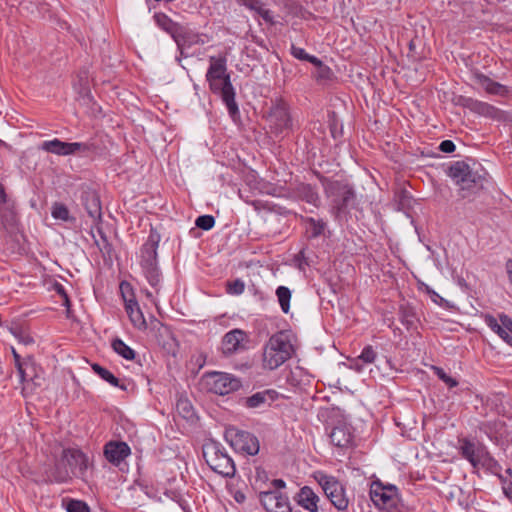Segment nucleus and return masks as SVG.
<instances>
[{"instance_id": "1", "label": "nucleus", "mask_w": 512, "mask_h": 512, "mask_svg": "<svg viewBox=\"0 0 512 512\" xmlns=\"http://www.w3.org/2000/svg\"><path fill=\"white\" fill-rule=\"evenodd\" d=\"M206 80L210 90L220 95L225 103L229 115L235 119L239 116L238 104L235 100V89L232 85L230 74L227 72V59L225 56H210Z\"/></svg>"}, {"instance_id": "2", "label": "nucleus", "mask_w": 512, "mask_h": 512, "mask_svg": "<svg viewBox=\"0 0 512 512\" xmlns=\"http://www.w3.org/2000/svg\"><path fill=\"white\" fill-rule=\"evenodd\" d=\"M453 182L459 186V196L468 198L484 188L485 174L473 170L466 161H454L446 170Z\"/></svg>"}, {"instance_id": "3", "label": "nucleus", "mask_w": 512, "mask_h": 512, "mask_svg": "<svg viewBox=\"0 0 512 512\" xmlns=\"http://www.w3.org/2000/svg\"><path fill=\"white\" fill-rule=\"evenodd\" d=\"M320 183L323 186L324 193L328 198H332L333 211L336 217L348 213V208L356 200L354 187L347 181L333 180L321 174H317Z\"/></svg>"}, {"instance_id": "4", "label": "nucleus", "mask_w": 512, "mask_h": 512, "mask_svg": "<svg viewBox=\"0 0 512 512\" xmlns=\"http://www.w3.org/2000/svg\"><path fill=\"white\" fill-rule=\"evenodd\" d=\"M160 235L151 229L147 241L141 248L140 265L149 284L157 288L161 282V273L157 264V248Z\"/></svg>"}, {"instance_id": "5", "label": "nucleus", "mask_w": 512, "mask_h": 512, "mask_svg": "<svg viewBox=\"0 0 512 512\" xmlns=\"http://www.w3.org/2000/svg\"><path fill=\"white\" fill-rule=\"evenodd\" d=\"M202 452L205 462L214 472L224 477H233L235 475L236 467L234 461L219 442L213 440L205 442Z\"/></svg>"}, {"instance_id": "6", "label": "nucleus", "mask_w": 512, "mask_h": 512, "mask_svg": "<svg viewBox=\"0 0 512 512\" xmlns=\"http://www.w3.org/2000/svg\"><path fill=\"white\" fill-rule=\"evenodd\" d=\"M81 201L88 217L91 220L92 226L97 228L101 238V241L95 240V244L101 252L109 254L112 246L100 227V224L102 223V206L99 195L94 190H86L81 195Z\"/></svg>"}, {"instance_id": "7", "label": "nucleus", "mask_w": 512, "mask_h": 512, "mask_svg": "<svg viewBox=\"0 0 512 512\" xmlns=\"http://www.w3.org/2000/svg\"><path fill=\"white\" fill-rule=\"evenodd\" d=\"M288 359V332L281 330L273 334L264 347L263 364L274 370Z\"/></svg>"}, {"instance_id": "8", "label": "nucleus", "mask_w": 512, "mask_h": 512, "mask_svg": "<svg viewBox=\"0 0 512 512\" xmlns=\"http://www.w3.org/2000/svg\"><path fill=\"white\" fill-rule=\"evenodd\" d=\"M282 479L271 482L267 491L260 493V501L267 512H288V494Z\"/></svg>"}, {"instance_id": "9", "label": "nucleus", "mask_w": 512, "mask_h": 512, "mask_svg": "<svg viewBox=\"0 0 512 512\" xmlns=\"http://www.w3.org/2000/svg\"><path fill=\"white\" fill-rule=\"evenodd\" d=\"M453 103L457 106L468 109L470 112L494 121H504L505 113L501 109L487 102L474 99L472 97L458 95L453 98Z\"/></svg>"}, {"instance_id": "10", "label": "nucleus", "mask_w": 512, "mask_h": 512, "mask_svg": "<svg viewBox=\"0 0 512 512\" xmlns=\"http://www.w3.org/2000/svg\"><path fill=\"white\" fill-rule=\"evenodd\" d=\"M205 387L212 393L226 395L237 391L241 387L238 378L224 372H210L203 376Z\"/></svg>"}, {"instance_id": "11", "label": "nucleus", "mask_w": 512, "mask_h": 512, "mask_svg": "<svg viewBox=\"0 0 512 512\" xmlns=\"http://www.w3.org/2000/svg\"><path fill=\"white\" fill-rule=\"evenodd\" d=\"M225 439L237 451L248 455H256L259 452V441L257 437L250 432L234 427L228 428L225 431Z\"/></svg>"}, {"instance_id": "12", "label": "nucleus", "mask_w": 512, "mask_h": 512, "mask_svg": "<svg viewBox=\"0 0 512 512\" xmlns=\"http://www.w3.org/2000/svg\"><path fill=\"white\" fill-rule=\"evenodd\" d=\"M321 485L326 497L338 511H346L349 506V499L343 484L333 476H322Z\"/></svg>"}, {"instance_id": "13", "label": "nucleus", "mask_w": 512, "mask_h": 512, "mask_svg": "<svg viewBox=\"0 0 512 512\" xmlns=\"http://www.w3.org/2000/svg\"><path fill=\"white\" fill-rule=\"evenodd\" d=\"M370 498L380 509H393L398 502L397 488L394 485H383L380 481H375L371 485Z\"/></svg>"}, {"instance_id": "14", "label": "nucleus", "mask_w": 512, "mask_h": 512, "mask_svg": "<svg viewBox=\"0 0 512 512\" xmlns=\"http://www.w3.org/2000/svg\"><path fill=\"white\" fill-rule=\"evenodd\" d=\"M39 149L58 156H69L75 154L85 155L90 151V145L81 142H63L55 138L53 140L43 141L40 144Z\"/></svg>"}, {"instance_id": "15", "label": "nucleus", "mask_w": 512, "mask_h": 512, "mask_svg": "<svg viewBox=\"0 0 512 512\" xmlns=\"http://www.w3.org/2000/svg\"><path fill=\"white\" fill-rule=\"evenodd\" d=\"M20 379L24 384L23 390L42 387L45 383L44 370L31 356L25 358L24 366L18 371Z\"/></svg>"}, {"instance_id": "16", "label": "nucleus", "mask_w": 512, "mask_h": 512, "mask_svg": "<svg viewBox=\"0 0 512 512\" xmlns=\"http://www.w3.org/2000/svg\"><path fill=\"white\" fill-rule=\"evenodd\" d=\"M120 289L125 303L126 312L133 326L140 330L146 329V320L143 316L141 309L139 308V305L134 297L133 292L131 291L130 284L122 282L120 285Z\"/></svg>"}, {"instance_id": "17", "label": "nucleus", "mask_w": 512, "mask_h": 512, "mask_svg": "<svg viewBox=\"0 0 512 512\" xmlns=\"http://www.w3.org/2000/svg\"><path fill=\"white\" fill-rule=\"evenodd\" d=\"M18 222L14 201L8 198L5 188L0 183V226L6 231L16 228Z\"/></svg>"}, {"instance_id": "18", "label": "nucleus", "mask_w": 512, "mask_h": 512, "mask_svg": "<svg viewBox=\"0 0 512 512\" xmlns=\"http://www.w3.org/2000/svg\"><path fill=\"white\" fill-rule=\"evenodd\" d=\"M267 121L271 131L275 134L283 132L288 126L287 103L280 99L270 109Z\"/></svg>"}, {"instance_id": "19", "label": "nucleus", "mask_w": 512, "mask_h": 512, "mask_svg": "<svg viewBox=\"0 0 512 512\" xmlns=\"http://www.w3.org/2000/svg\"><path fill=\"white\" fill-rule=\"evenodd\" d=\"M104 456L109 463L120 466L131 454L129 445L123 441H109L104 446Z\"/></svg>"}, {"instance_id": "20", "label": "nucleus", "mask_w": 512, "mask_h": 512, "mask_svg": "<svg viewBox=\"0 0 512 512\" xmlns=\"http://www.w3.org/2000/svg\"><path fill=\"white\" fill-rule=\"evenodd\" d=\"M61 459L62 462L70 468L73 474H75L76 470H78L80 473H83L88 467L87 456L78 449H64Z\"/></svg>"}, {"instance_id": "21", "label": "nucleus", "mask_w": 512, "mask_h": 512, "mask_svg": "<svg viewBox=\"0 0 512 512\" xmlns=\"http://www.w3.org/2000/svg\"><path fill=\"white\" fill-rule=\"evenodd\" d=\"M290 198L305 201L315 207H318L320 201L316 189L312 185L302 182L290 186Z\"/></svg>"}, {"instance_id": "22", "label": "nucleus", "mask_w": 512, "mask_h": 512, "mask_svg": "<svg viewBox=\"0 0 512 512\" xmlns=\"http://www.w3.org/2000/svg\"><path fill=\"white\" fill-rule=\"evenodd\" d=\"M472 79L481 85L488 94L498 96H507L509 94V88L507 86L492 80L479 71L473 72Z\"/></svg>"}, {"instance_id": "23", "label": "nucleus", "mask_w": 512, "mask_h": 512, "mask_svg": "<svg viewBox=\"0 0 512 512\" xmlns=\"http://www.w3.org/2000/svg\"><path fill=\"white\" fill-rule=\"evenodd\" d=\"M246 334L240 329H234L226 333L222 339V352L231 355L244 348L243 341Z\"/></svg>"}, {"instance_id": "24", "label": "nucleus", "mask_w": 512, "mask_h": 512, "mask_svg": "<svg viewBox=\"0 0 512 512\" xmlns=\"http://www.w3.org/2000/svg\"><path fill=\"white\" fill-rule=\"evenodd\" d=\"M294 500L300 507L309 512L318 511L319 497L309 486L302 487L300 491L294 496Z\"/></svg>"}, {"instance_id": "25", "label": "nucleus", "mask_w": 512, "mask_h": 512, "mask_svg": "<svg viewBox=\"0 0 512 512\" xmlns=\"http://www.w3.org/2000/svg\"><path fill=\"white\" fill-rule=\"evenodd\" d=\"M473 467H482L487 471L498 476L500 475L499 473L502 469L499 462L491 455V453L484 444H480L479 457L476 459L475 466Z\"/></svg>"}, {"instance_id": "26", "label": "nucleus", "mask_w": 512, "mask_h": 512, "mask_svg": "<svg viewBox=\"0 0 512 512\" xmlns=\"http://www.w3.org/2000/svg\"><path fill=\"white\" fill-rule=\"evenodd\" d=\"M205 35H200L190 30L187 27L181 25L178 35L175 36L174 41L176 42L179 49H183L185 47H191L196 44H204L206 40L204 39Z\"/></svg>"}, {"instance_id": "27", "label": "nucleus", "mask_w": 512, "mask_h": 512, "mask_svg": "<svg viewBox=\"0 0 512 512\" xmlns=\"http://www.w3.org/2000/svg\"><path fill=\"white\" fill-rule=\"evenodd\" d=\"M331 443L338 448H348L353 443V434L346 425L335 426L330 434Z\"/></svg>"}, {"instance_id": "28", "label": "nucleus", "mask_w": 512, "mask_h": 512, "mask_svg": "<svg viewBox=\"0 0 512 512\" xmlns=\"http://www.w3.org/2000/svg\"><path fill=\"white\" fill-rule=\"evenodd\" d=\"M398 316L400 322L405 326L408 331L417 330V324L419 318L416 313V309L409 303L401 304L398 310Z\"/></svg>"}, {"instance_id": "29", "label": "nucleus", "mask_w": 512, "mask_h": 512, "mask_svg": "<svg viewBox=\"0 0 512 512\" xmlns=\"http://www.w3.org/2000/svg\"><path fill=\"white\" fill-rule=\"evenodd\" d=\"M300 218L305 226L306 234L309 239L324 235L327 228V223L324 220L304 216H300Z\"/></svg>"}, {"instance_id": "30", "label": "nucleus", "mask_w": 512, "mask_h": 512, "mask_svg": "<svg viewBox=\"0 0 512 512\" xmlns=\"http://www.w3.org/2000/svg\"><path fill=\"white\" fill-rule=\"evenodd\" d=\"M459 452L461 456L466 459L472 466H475V461L479 457L480 444H475L468 438L459 439Z\"/></svg>"}, {"instance_id": "31", "label": "nucleus", "mask_w": 512, "mask_h": 512, "mask_svg": "<svg viewBox=\"0 0 512 512\" xmlns=\"http://www.w3.org/2000/svg\"><path fill=\"white\" fill-rule=\"evenodd\" d=\"M394 200L398 211H402L406 214L413 208V197L410 192L402 187L395 192Z\"/></svg>"}, {"instance_id": "32", "label": "nucleus", "mask_w": 512, "mask_h": 512, "mask_svg": "<svg viewBox=\"0 0 512 512\" xmlns=\"http://www.w3.org/2000/svg\"><path fill=\"white\" fill-rule=\"evenodd\" d=\"M154 20L156 24L165 32L171 35L174 39L176 35H178V31L181 27L180 24L174 22L171 18H169L164 13H156L154 15Z\"/></svg>"}, {"instance_id": "33", "label": "nucleus", "mask_w": 512, "mask_h": 512, "mask_svg": "<svg viewBox=\"0 0 512 512\" xmlns=\"http://www.w3.org/2000/svg\"><path fill=\"white\" fill-rule=\"evenodd\" d=\"M505 426V423L500 420L481 422L478 426L479 431L484 433L491 441L497 443V434Z\"/></svg>"}, {"instance_id": "34", "label": "nucleus", "mask_w": 512, "mask_h": 512, "mask_svg": "<svg viewBox=\"0 0 512 512\" xmlns=\"http://www.w3.org/2000/svg\"><path fill=\"white\" fill-rule=\"evenodd\" d=\"M92 370L104 381L108 382L110 385L114 387H118L122 390H126V386L121 384L119 379L108 369L102 367L101 365L94 363L92 364Z\"/></svg>"}, {"instance_id": "35", "label": "nucleus", "mask_w": 512, "mask_h": 512, "mask_svg": "<svg viewBox=\"0 0 512 512\" xmlns=\"http://www.w3.org/2000/svg\"><path fill=\"white\" fill-rule=\"evenodd\" d=\"M67 465L62 462V460L55 464L54 468L48 474L49 480L57 483L67 482L70 478V471L66 467Z\"/></svg>"}, {"instance_id": "36", "label": "nucleus", "mask_w": 512, "mask_h": 512, "mask_svg": "<svg viewBox=\"0 0 512 512\" xmlns=\"http://www.w3.org/2000/svg\"><path fill=\"white\" fill-rule=\"evenodd\" d=\"M485 323L501 339H503L507 344L512 346V336L508 333V331L501 324L498 323L497 319L494 316L486 315Z\"/></svg>"}, {"instance_id": "37", "label": "nucleus", "mask_w": 512, "mask_h": 512, "mask_svg": "<svg viewBox=\"0 0 512 512\" xmlns=\"http://www.w3.org/2000/svg\"><path fill=\"white\" fill-rule=\"evenodd\" d=\"M312 65L315 66L313 76L318 83H325L333 78L334 73L331 68L324 64L319 58L318 62L312 63Z\"/></svg>"}, {"instance_id": "38", "label": "nucleus", "mask_w": 512, "mask_h": 512, "mask_svg": "<svg viewBox=\"0 0 512 512\" xmlns=\"http://www.w3.org/2000/svg\"><path fill=\"white\" fill-rule=\"evenodd\" d=\"M273 393L274 392L270 391V390H266L263 392H257L255 394H253L252 396L247 397L245 399V405L248 408L260 407L267 401V398H269L270 400H273V396H272Z\"/></svg>"}, {"instance_id": "39", "label": "nucleus", "mask_w": 512, "mask_h": 512, "mask_svg": "<svg viewBox=\"0 0 512 512\" xmlns=\"http://www.w3.org/2000/svg\"><path fill=\"white\" fill-rule=\"evenodd\" d=\"M377 356V353L373 349L371 345L365 346L359 355V357L355 360L353 365L351 366L356 371L360 372L362 370V366L358 363L359 361H362L363 363L369 364L373 363L375 358Z\"/></svg>"}, {"instance_id": "40", "label": "nucleus", "mask_w": 512, "mask_h": 512, "mask_svg": "<svg viewBox=\"0 0 512 512\" xmlns=\"http://www.w3.org/2000/svg\"><path fill=\"white\" fill-rule=\"evenodd\" d=\"M112 348L118 355L126 360H132L135 358V351L119 338L112 341Z\"/></svg>"}, {"instance_id": "41", "label": "nucleus", "mask_w": 512, "mask_h": 512, "mask_svg": "<svg viewBox=\"0 0 512 512\" xmlns=\"http://www.w3.org/2000/svg\"><path fill=\"white\" fill-rule=\"evenodd\" d=\"M244 4L258 12V14L267 22H272L271 12L265 9L260 0H243Z\"/></svg>"}, {"instance_id": "42", "label": "nucleus", "mask_w": 512, "mask_h": 512, "mask_svg": "<svg viewBox=\"0 0 512 512\" xmlns=\"http://www.w3.org/2000/svg\"><path fill=\"white\" fill-rule=\"evenodd\" d=\"M290 54L300 61H306L309 63H317L318 58L308 54L303 48L296 47L294 44L290 45Z\"/></svg>"}, {"instance_id": "43", "label": "nucleus", "mask_w": 512, "mask_h": 512, "mask_svg": "<svg viewBox=\"0 0 512 512\" xmlns=\"http://www.w3.org/2000/svg\"><path fill=\"white\" fill-rule=\"evenodd\" d=\"M433 369V372L434 374L441 380L443 381L449 388H454L456 386H458V381L451 377L450 375H448L443 368L441 367H437V366H433L432 367Z\"/></svg>"}, {"instance_id": "44", "label": "nucleus", "mask_w": 512, "mask_h": 512, "mask_svg": "<svg viewBox=\"0 0 512 512\" xmlns=\"http://www.w3.org/2000/svg\"><path fill=\"white\" fill-rule=\"evenodd\" d=\"M67 512H90L88 505L81 500L69 499L66 501Z\"/></svg>"}, {"instance_id": "45", "label": "nucleus", "mask_w": 512, "mask_h": 512, "mask_svg": "<svg viewBox=\"0 0 512 512\" xmlns=\"http://www.w3.org/2000/svg\"><path fill=\"white\" fill-rule=\"evenodd\" d=\"M10 331L20 343L24 345H30L34 343V339L19 326L10 328Z\"/></svg>"}, {"instance_id": "46", "label": "nucleus", "mask_w": 512, "mask_h": 512, "mask_svg": "<svg viewBox=\"0 0 512 512\" xmlns=\"http://www.w3.org/2000/svg\"><path fill=\"white\" fill-rule=\"evenodd\" d=\"M244 290L245 283L241 279H235L226 283V292L230 295H240Z\"/></svg>"}, {"instance_id": "47", "label": "nucleus", "mask_w": 512, "mask_h": 512, "mask_svg": "<svg viewBox=\"0 0 512 512\" xmlns=\"http://www.w3.org/2000/svg\"><path fill=\"white\" fill-rule=\"evenodd\" d=\"M51 214H52L53 218L63 220V221H67L69 218L68 208L64 204H61V203H55L53 205Z\"/></svg>"}, {"instance_id": "48", "label": "nucleus", "mask_w": 512, "mask_h": 512, "mask_svg": "<svg viewBox=\"0 0 512 512\" xmlns=\"http://www.w3.org/2000/svg\"><path fill=\"white\" fill-rule=\"evenodd\" d=\"M196 226L202 230L208 231L215 225V219L211 215H201L196 219Z\"/></svg>"}, {"instance_id": "49", "label": "nucleus", "mask_w": 512, "mask_h": 512, "mask_svg": "<svg viewBox=\"0 0 512 512\" xmlns=\"http://www.w3.org/2000/svg\"><path fill=\"white\" fill-rule=\"evenodd\" d=\"M279 304L284 313H288V287L279 286L276 290Z\"/></svg>"}, {"instance_id": "50", "label": "nucleus", "mask_w": 512, "mask_h": 512, "mask_svg": "<svg viewBox=\"0 0 512 512\" xmlns=\"http://www.w3.org/2000/svg\"><path fill=\"white\" fill-rule=\"evenodd\" d=\"M293 264L300 271L305 272V268L310 266V262L308 258L305 256L304 249H302L298 254H296L293 258Z\"/></svg>"}, {"instance_id": "51", "label": "nucleus", "mask_w": 512, "mask_h": 512, "mask_svg": "<svg viewBox=\"0 0 512 512\" xmlns=\"http://www.w3.org/2000/svg\"><path fill=\"white\" fill-rule=\"evenodd\" d=\"M177 410L182 413L184 418H190L193 415L192 407L186 400H180L177 403Z\"/></svg>"}, {"instance_id": "52", "label": "nucleus", "mask_w": 512, "mask_h": 512, "mask_svg": "<svg viewBox=\"0 0 512 512\" xmlns=\"http://www.w3.org/2000/svg\"><path fill=\"white\" fill-rule=\"evenodd\" d=\"M308 11L300 4L290 2V16L306 18Z\"/></svg>"}, {"instance_id": "53", "label": "nucleus", "mask_w": 512, "mask_h": 512, "mask_svg": "<svg viewBox=\"0 0 512 512\" xmlns=\"http://www.w3.org/2000/svg\"><path fill=\"white\" fill-rule=\"evenodd\" d=\"M289 347H290V361H291L293 358L298 357L297 352L300 350V347H301V344L295 335L290 334Z\"/></svg>"}, {"instance_id": "54", "label": "nucleus", "mask_w": 512, "mask_h": 512, "mask_svg": "<svg viewBox=\"0 0 512 512\" xmlns=\"http://www.w3.org/2000/svg\"><path fill=\"white\" fill-rule=\"evenodd\" d=\"M499 479L502 482V488L505 496L512 500V482L505 479L503 476L499 475Z\"/></svg>"}, {"instance_id": "55", "label": "nucleus", "mask_w": 512, "mask_h": 512, "mask_svg": "<svg viewBox=\"0 0 512 512\" xmlns=\"http://www.w3.org/2000/svg\"><path fill=\"white\" fill-rule=\"evenodd\" d=\"M456 149V146L451 140H444L439 145V150L443 153H453Z\"/></svg>"}, {"instance_id": "56", "label": "nucleus", "mask_w": 512, "mask_h": 512, "mask_svg": "<svg viewBox=\"0 0 512 512\" xmlns=\"http://www.w3.org/2000/svg\"><path fill=\"white\" fill-rule=\"evenodd\" d=\"M426 291L427 293L429 294L431 300L436 303V304H439V305H443L444 303H446L447 301L441 297L437 292H435L433 289H431L430 287H426Z\"/></svg>"}, {"instance_id": "57", "label": "nucleus", "mask_w": 512, "mask_h": 512, "mask_svg": "<svg viewBox=\"0 0 512 512\" xmlns=\"http://www.w3.org/2000/svg\"><path fill=\"white\" fill-rule=\"evenodd\" d=\"M500 324L509 332L512 333V318L508 315L501 313L499 315Z\"/></svg>"}, {"instance_id": "58", "label": "nucleus", "mask_w": 512, "mask_h": 512, "mask_svg": "<svg viewBox=\"0 0 512 512\" xmlns=\"http://www.w3.org/2000/svg\"><path fill=\"white\" fill-rule=\"evenodd\" d=\"M230 493H231L233 499L237 503L242 504V503L245 502L246 495H245V493L242 490H240V489H230Z\"/></svg>"}, {"instance_id": "59", "label": "nucleus", "mask_w": 512, "mask_h": 512, "mask_svg": "<svg viewBox=\"0 0 512 512\" xmlns=\"http://www.w3.org/2000/svg\"><path fill=\"white\" fill-rule=\"evenodd\" d=\"M11 351L13 354L15 366H16L17 370L19 371L24 366L25 358L22 360L21 356L18 354V352L15 350V348L12 347Z\"/></svg>"}, {"instance_id": "60", "label": "nucleus", "mask_w": 512, "mask_h": 512, "mask_svg": "<svg viewBox=\"0 0 512 512\" xmlns=\"http://www.w3.org/2000/svg\"><path fill=\"white\" fill-rule=\"evenodd\" d=\"M56 291L62 296V298L64 299V304L69 307L70 305V301H69V297H68V294L66 293L64 287L61 285V284H57L56 285Z\"/></svg>"}, {"instance_id": "61", "label": "nucleus", "mask_w": 512, "mask_h": 512, "mask_svg": "<svg viewBox=\"0 0 512 512\" xmlns=\"http://www.w3.org/2000/svg\"><path fill=\"white\" fill-rule=\"evenodd\" d=\"M505 270L509 279L510 284L512 285V259H508L505 263Z\"/></svg>"}, {"instance_id": "62", "label": "nucleus", "mask_w": 512, "mask_h": 512, "mask_svg": "<svg viewBox=\"0 0 512 512\" xmlns=\"http://www.w3.org/2000/svg\"><path fill=\"white\" fill-rule=\"evenodd\" d=\"M0 147H4L8 150H12V147L1 139H0Z\"/></svg>"}, {"instance_id": "63", "label": "nucleus", "mask_w": 512, "mask_h": 512, "mask_svg": "<svg viewBox=\"0 0 512 512\" xmlns=\"http://www.w3.org/2000/svg\"><path fill=\"white\" fill-rule=\"evenodd\" d=\"M392 330H393V333H394L395 335H396V334H399V335H401V334H402V331H401V329H400L399 327H394V328H392Z\"/></svg>"}, {"instance_id": "64", "label": "nucleus", "mask_w": 512, "mask_h": 512, "mask_svg": "<svg viewBox=\"0 0 512 512\" xmlns=\"http://www.w3.org/2000/svg\"><path fill=\"white\" fill-rule=\"evenodd\" d=\"M300 359H297V366L296 369L303 370L304 368L299 364Z\"/></svg>"}]
</instances>
